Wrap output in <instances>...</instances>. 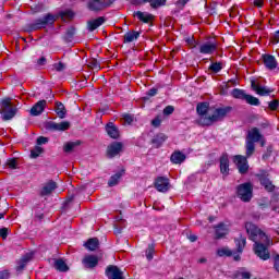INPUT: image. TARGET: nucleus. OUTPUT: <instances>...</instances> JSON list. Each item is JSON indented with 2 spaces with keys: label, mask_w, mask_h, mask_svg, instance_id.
Returning <instances> with one entry per match:
<instances>
[{
  "label": "nucleus",
  "mask_w": 279,
  "mask_h": 279,
  "mask_svg": "<svg viewBox=\"0 0 279 279\" xmlns=\"http://www.w3.org/2000/svg\"><path fill=\"white\" fill-rule=\"evenodd\" d=\"M245 228L251 241L254 242L253 250L256 256L262 260H269L270 255L269 250L267 248L271 245L269 236L252 222H246Z\"/></svg>",
  "instance_id": "nucleus-1"
},
{
  "label": "nucleus",
  "mask_w": 279,
  "mask_h": 279,
  "mask_svg": "<svg viewBox=\"0 0 279 279\" xmlns=\"http://www.w3.org/2000/svg\"><path fill=\"white\" fill-rule=\"evenodd\" d=\"M229 112H232V107L216 108L211 116L201 118L199 123L201 125H213V123L223 121V118L228 117Z\"/></svg>",
  "instance_id": "nucleus-2"
},
{
  "label": "nucleus",
  "mask_w": 279,
  "mask_h": 279,
  "mask_svg": "<svg viewBox=\"0 0 279 279\" xmlns=\"http://www.w3.org/2000/svg\"><path fill=\"white\" fill-rule=\"evenodd\" d=\"M0 114H2L3 121H10L16 117V107L12 105L11 98H3L0 101Z\"/></svg>",
  "instance_id": "nucleus-3"
},
{
  "label": "nucleus",
  "mask_w": 279,
  "mask_h": 279,
  "mask_svg": "<svg viewBox=\"0 0 279 279\" xmlns=\"http://www.w3.org/2000/svg\"><path fill=\"white\" fill-rule=\"evenodd\" d=\"M254 186L250 183H242L236 186V195L242 202H252Z\"/></svg>",
  "instance_id": "nucleus-4"
},
{
  "label": "nucleus",
  "mask_w": 279,
  "mask_h": 279,
  "mask_svg": "<svg viewBox=\"0 0 279 279\" xmlns=\"http://www.w3.org/2000/svg\"><path fill=\"white\" fill-rule=\"evenodd\" d=\"M117 0H88L87 9L90 12H102L107 8H110Z\"/></svg>",
  "instance_id": "nucleus-5"
},
{
  "label": "nucleus",
  "mask_w": 279,
  "mask_h": 279,
  "mask_svg": "<svg viewBox=\"0 0 279 279\" xmlns=\"http://www.w3.org/2000/svg\"><path fill=\"white\" fill-rule=\"evenodd\" d=\"M56 23V16L53 14H46L44 17L37 19L32 24V29H45L47 25H53Z\"/></svg>",
  "instance_id": "nucleus-6"
},
{
  "label": "nucleus",
  "mask_w": 279,
  "mask_h": 279,
  "mask_svg": "<svg viewBox=\"0 0 279 279\" xmlns=\"http://www.w3.org/2000/svg\"><path fill=\"white\" fill-rule=\"evenodd\" d=\"M256 177L258 178L262 186H264L265 191H267L268 193H272V191L276 189V185H274V183L269 179V172H267L266 170H260L259 173L256 174Z\"/></svg>",
  "instance_id": "nucleus-7"
},
{
  "label": "nucleus",
  "mask_w": 279,
  "mask_h": 279,
  "mask_svg": "<svg viewBox=\"0 0 279 279\" xmlns=\"http://www.w3.org/2000/svg\"><path fill=\"white\" fill-rule=\"evenodd\" d=\"M233 162L236 165L239 173L245 174L250 171V165H247V157L243 155H235L233 157Z\"/></svg>",
  "instance_id": "nucleus-8"
},
{
  "label": "nucleus",
  "mask_w": 279,
  "mask_h": 279,
  "mask_svg": "<svg viewBox=\"0 0 279 279\" xmlns=\"http://www.w3.org/2000/svg\"><path fill=\"white\" fill-rule=\"evenodd\" d=\"M123 151V143L113 142L107 147V156L108 158H114L119 156Z\"/></svg>",
  "instance_id": "nucleus-9"
},
{
  "label": "nucleus",
  "mask_w": 279,
  "mask_h": 279,
  "mask_svg": "<svg viewBox=\"0 0 279 279\" xmlns=\"http://www.w3.org/2000/svg\"><path fill=\"white\" fill-rule=\"evenodd\" d=\"M106 276L109 279H123V271L114 265H110L106 269Z\"/></svg>",
  "instance_id": "nucleus-10"
},
{
  "label": "nucleus",
  "mask_w": 279,
  "mask_h": 279,
  "mask_svg": "<svg viewBox=\"0 0 279 279\" xmlns=\"http://www.w3.org/2000/svg\"><path fill=\"white\" fill-rule=\"evenodd\" d=\"M82 263L85 269H95V267L99 265V257L95 255H86Z\"/></svg>",
  "instance_id": "nucleus-11"
},
{
  "label": "nucleus",
  "mask_w": 279,
  "mask_h": 279,
  "mask_svg": "<svg viewBox=\"0 0 279 279\" xmlns=\"http://www.w3.org/2000/svg\"><path fill=\"white\" fill-rule=\"evenodd\" d=\"M251 86H252L253 90H255V93L257 95H259L260 97H267V95H271V93H274V89H271L269 87L257 85L255 81L251 82Z\"/></svg>",
  "instance_id": "nucleus-12"
},
{
  "label": "nucleus",
  "mask_w": 279,
  "mask_h": 279,
  "mask_svg": "<svg viewBox=\"0 0 279 279\" xmlns=\"http://www.w3.org/2000/svg\"><path fill=\"white\" fill-rule=\"evenodd\" d=\"M246 141L251 143H259L263 141V134H260V130L258 128H253L247 132Z\"/></svg>",
  "instance_id": "nucleus-13"
},
{
  "label": "nucleus",
  "mask_w": 279,
  "mask_h": 279,
  "mask_svg": "<svg viewBox=\"0 0 279 279\" xmlns=\"http://www.w3.org/2000/svg\"><path fill=\"white\" fill-rule=\"evenodd\" d=\"M105 130L108 136H110V138H113L114 141L121 137V131H119V128L114 125V123L112 122L107 123V125L105 126Z\"/></svg>",
  "instance_id": "nucleus-14"
},
{
  "label": "nucleus",
  "mask_w": 279,
  "mask_h": 279,
  "mask_svg": "<svg viewBox=\"0 0 279 279\" xmlns=\"http://www.w3.org/2000/svg\"><path fill=\"white\" fill-rule=\"evenodd\" d=\"M45 108H47V100H39L31 108V116L32 117H39L45 112Z\"/></svg>",
  "instance_id": "nucleus-15"
},
{
  "label": "nucleus",
  "mask_w": 279,
  "mask_h": 279,
  "mask_svg": "<svg viewBox=\"0 0 279 279\" xmlns=\"http://www.w3.org/2000/svg\"><path fill=\"white\" fill-rule=\"evenodd\" d=\"M155 187L159 193H167L169 191V179L165 177H158L155 182Z\"/></svg>",
  "instance_id": "nucleus-16"
},
{
  "label": "nucleus",
  "mask_w": 279,
  "mask_h": 279,
  "mask_svg": "<svg viewBox=\"0 0 279 279\" xmlns=\"http://www.w3.org/2000/svg\"><path fill=\"white\" fill-rule=\"evenodd\" d=\"M262 60L269 71H274L278 66V61L276 60V57L271 54H263Z\"/></svg>",
  "instance_id": "nucleus-17"
},
{
  "label": "nucleus",
  "mask_w": 279,
  "mask_h": 279,
  "mask_svg": "<svg viewBox=\"0 0 279 279\" xmlns=\"http://www.w3.org/2000/svg\"><path fill=\"white\" fill-rule=\"evenodd\" d=\"M220 173H222V175H229L230 173V159L228 158V154H222L220 157Z\"/></svg>",
  "instance_id": "nucleus-18"
},
{
  "label": "nucleus",
  "mask_w": 279,
  "mask_h": 279,
  "mask_svg": "<svg viewBox=\"0 0 279 279\" xmlns=\"http://www.w3.org/2000/svg\"><path fill=\"white\" fill-rule=\"evenodd\" d=\"M215 51H217V44L215 43L207 41L199 46V53L210 56L215 53Z\"/></svg>",
  "instance_id": "nucleus-19"
},
{
  "label": "nucleus",
  "mask_w": 279,
  "mask_h": 279,
  "mask_svg": "<svg viewBox=\"0 0 279 279\" xmlns=\"http://www.w3.org/2000/svg\"><path fill=\"white\" fill-rule=\"evenodd\" d=\"M34 258V253H27L17 262L16 271H23L27 267V263Z\"/></svg>",
  "instance_id": "nucleus-20"
},
{
  "label": "nucleus",
  "mask_w": 279,
  "mask_h": 279,
  "mask_svg": "<svg viewBox=\"0 0 279 279\" xmlns=\"http://www.w3.org/2000/svg\"><path fill=\"white\" fill-rule=\"evenodd\" d=\"M106 23V17L100 16L96 20H92L87 22V28L89 32H95L98 27H101V24Z\"/></svg>",
  "instance_id": "nucleus-21"
},
{
  "label": "nucleus",
  "mask_w": 279,
  "mask_h": 279,
  "mask_svg": "<svg viewBox=\"0 0 279 279\" xmlns=\"http://www.w3.org/2000/svg\"><path fill=\"white\" fill-rule=\"evenodd\" d=\"M71 128V122L63 121L60 123L52 122L50 123V130H56L57 132H66Z\"/></svg>",
  "instance_id": "nucleus-22"
},
{
  "label": "nucleus",
  "mask_w": 279,
  "mask_h": 279,
  "mask_svg": "<svg viewBox=\"0 0 279 279\" xmlns=\"http://www.w3.org/2000/svg\"><path fill=\"white\" fill-rule=\"evenodd\" d=\"M170 160L173 165H182V162H184V160H186V155H184L182 151L178 150L171 155Z\"/></svg>",
  "instance_id": "nucleus-23"
},
{
  "label": "nucleus",
  "mask_w": 279,
  "mask_h": 279,
  "mask_svg": "<svg viewBox=\"0 0 279 279\" xmlns=\"http://www.w3.org/2000/svg\"><path fill=\"white\" fill-rule=\"evenodd\" d=\"M165 141H167V135L165 133H158L151 138V145L158 149V147H162Z\"/></svg>",
  "instance_id": "nucleus-24"
},
{
  "label": "nucleus",
  "mask_w": 279,
  "mask_h": 279,
  "mask_svg": "<svg viewBox=\"0 0 279 279\" xmlns=\"http://www.w3.org/2000/svg\"><path fill=\"white\" fill-rule=\"evenodd\" d=\"M149 3L153 10H158V8H162V5H167V0H141V4Z\"/></svg>",
  "instance_id": "nucleus-25"
},
{
  "label": "nucleus",
  "mask_w": 279,
  "mask_h": 279,
  "mask_svg": "<svg viewBox=\"0 0 279 279\" xmlns=\"http://www.w3.org/2000/svg\"><path fill=\"white\" fill-rule=\"evenodd\" d=\"M56 189H58V185L56 184V182L50 181L48 182L41 190L40 195L45 196V195H51V193H53V191H56Z\"/></svg>",
  "instance_id": "nucleus-26"
},
{
  "label": "nucleus",
  "mask_w": 279,
  "mask_h": 279,
  "mask_svg": "<svg viewBox=\"0 0 279 279\" xmlns=\"http://www.w3.org/2000/svg\"><path fill=\"white\" fill-rule=\"evenodd\" d=\"M125 173V170H121L119 172H117L116 174H113L109 181H108V185L109 186H117V184H119V180H121V178H123Z\"/></svg>",
  "instance_id": "nucleus-27"
},
{
  "label": "nucleus",
  "mask_w": 279,
  "mask_h": 279,
  "mask_svg": "<svg viewBox=\"0 0 279 279\" xmlns=\"http://www.w3.org/2000/svg\"><path fill=\"white\" fill-rule=\"evenodd\" d=\"M141 33L136 31H130L124 34V43H134V40H138Z\"/></svg>",
  "instance_id": "nucleus-28"
},
{
  "label": "nucleus",
  "mask_w": 279,
  "mask_h": 279,
  "mask_svg": "<svg viewBox=\"0 0 279 279\" xmlns=\"http://www.w3.org/2000/svg\"><path fill=\"white\" fill-rule=\"evenodd\" d=\"M86 250H89V252H95L97 247H99V240L97 238H92L87 240V243L84 244Z\"/></svg>",
  "instance_id": "nucleus-29"
},
{
  "label": "nucleus",
  "mask_w": 279,
  "mask_h": 279,
  "mask_svg": "<svg viewBox=\"0 0 279 279\" xmlns=\"http://www.w3.org/2000/svg\"><path fill=\"white\" fill-rule=\"evenodd\" d=\"M246 243H247V239L243 235H240V238L235 239V245L238 247L239 254H243V250H245Z\"/></svg>",
  "instance_id": "nucleus-30"
},
{
  "label": "nucleus",
  "mask_w": 279,
  "mask_h": 279,
  "mask_svg": "<svg viewBox=\"0 0 279 279\" xmlns=\"http://www.w3.org/2000/svg\"><path fill=\"white\" fill-rule=\"evenodd\" d=\"M228 234V227L226 225L220 223L216 227V239H223Z\"/></svg>",
  "instance_id": "nucleus-31"
},
{
  "label": "nucleus",
  "mask_w": 279,
  "mask_h": 279,
  "mask_svg": "<svg viewBox=\"0 0 279 279\" xmlns=\"http://www.w3.org/2000/svg\"><path fill=\"white\" fill-rule=\"evenodd\" d=\"M54 111L59 119H64V117H66V108L62 102H56Z\"/></svg>",
  "instance_id": "nucleus-32"
},
{
  "label": "nucleus",
  "mask_w": 279,
  "mask_h": 279,
  "mask_svg": "<svg viewBox=\"0 0 279 279\" xmlns=\"http://www.w3.org/2000/svg\"><path fill=\"white\" fill-rule=\"evenodd\" d=\"M231 95L234 99H241L242 101H245V98L247 97V94L245 93V90L240 88H234L231 92Z\"/></svg>",
  "instance_id": "nucleus-33"
},
{
  "label": "nucleus",
  "mask_w": 279,
  "mask_h": 279,
  "mask_svg": "<svg viewBox=\"0 0 279 279\" xmlns=\"http://www.w3.org/2000/svg\"><path fill=\"white\" fill-rule=\"evenodd\" d=\"M208 108H209L208 102H199L196 106V112L197 114H199V117H205V114H207L208 112Z\"/></svg>",
  "instance_id": "nucleus-34"
},
{
  "label": "nucleus",
  "mask_w": 279,
  "mask_h": 279,
  "mask_svg": "<svg viewBox=\"0 0 279 279\" xmlns=\"http://www.w3.org/2000/svg\"><path fill=\"white\" fill-rule=\"evenodd\" d=\"M245 149H246V157L251 158V156H254V151H256V144L254 142H245Z\"/></svg>",
  "instance_id": "nucleus-35"
},
{
  "label": "nucleus",
  "mask_w": 279,
  "mask_h": 279,
  "mask_svg": "<svg viewBox=\"0 0 279 279\" xmlns=\"http://www.w3.org/2000/svg\"><path fill=\"white\" fill-rule=\"evenodd\" d=\"M54 268L57 269V271H62V272H66L69 270V266L63 259H57L54 262Z\"/></svg>",
  "instance_id": "nucleus-36"
},
{
  "label": "nucleus",
  "mask_w": 279,
  "mask_h": 279,
  "mask_svg": "<svg viewBox=\"0 0 279 279\" xmlns=\"http://www.w3.org/2000/svg\"><path fill=\"white\" fill-rule=\"evenodd\" d=\"M244 101H246L248 106H260V100L250 94H246V98H244Z\"/></svg>",
  "instance_id": "nucleus-37"
},
{
  "label": "nucleus",
  "mask_w": 279,
  "mask_h": 279,
  "mask_svg": "<svg viewBox=\"0 0 279 279\" xmlns=\"http://www.w3.org/2000/svg\"><path fill=\"white\" fill-rule=\"evenodd\" d=\"M155 252H156V246L154 244H148V247L145 251V256L147 260H154Z\"/></svg>",
  "instance_id": "nucleus-38"
},
{
  "label": "nucleus",
  "mask_w": 279,
  "mask_h": 279,
  "mask_svg": "<svg viewBox=\"0 0 279 279\" xmlns=\"http://www.w3.org/2000/svg\"><path fill=\"white\" fill-rule=\"evenodd\" d=\"M118 221L117 223L114 225V233L116 234H121V230H123V228H125V220L121 219L120 217L117 218Z\"/></svg>",
  "instance_id": "nucleus-39"
},
{
  "label": "nucleus",
  "mask_w": 279,
  "mask_h": 279,
  "mask_svg": "<svg viewBox=\"0 0 279 279\" xmlns=\"http://www.w3.org/2000/svg\"><path fill=\"white\" fill-rule=\"evenodd\" d=\"M77 145H80V142H69L63 146V151H65V154H70V151H73Z\"/></svg>",
  "instance_id": "nucleus-40"
},
{
  "label": "nucleus",
  "mask_w": 279,
  "mask_h": 279,
  "mask_svg": "<svg viewBox=\"0 0 279 279\" xmlns=\"http://www.w3.org/2000/svg\"><path fill=\"white\" fill-rule=\"evenodd\" d=\"M154 21V14L148 12H142L141 13V22L142 23H151Z\"/></svg>",
  "instance_id": "nucleus-41"
},
{
  "label": "nucleus",
  "mask_w": 279,
  "mask_h": 279,
  "mask_svg": "<svg viewBox=\"0 0 279 279\" xmlns=\"http://www.w3.org/2000/svg\"><path fill=\"white\" fill-rule=\"evenodd\" d=\"M252 278V275L247 271H238L234 275V279H250Z\"/></svg>",
  "instance_id": "nucleus-42"
},
{
  "label": "nucleus",
  "mask_w": 279,
  "mask_h": 279,
  "mask_svg": "<svg viewBox=\"0 0 279 279\" xmlns=\"http://www.w3.org/2000/svg\"><path fill=\"white\" fill-rule=\"evenodd\" d=\"M222 69L221 62L211 63L209 66V71H213V73H219Z\"/></svg>",
  "instance_id": "nucleus-43"
},
{
  "label": "nucleus",
  "mask_w": 279,
  "mask_h": 279,
  "mask_svg": "<svg viewBox=\"0 0 279 279\" xmlns=\"http://www.w3.org/2000/svg\"><path fill=\"white\" fill-rule=\"evenodd\" d=\"M218 256H232V251L228 247H222L217 251Z\"/></svg>",
  "instance_id": "nucleus-44"
},
{
  "label": "nucleus",
  "mask_w": 279,
  "mask_h": 279,
  "mask_svg": "<svg viewBox=\"0 0 279 279\" xmlns=\"http://www.w3.org/2000/svg\"><path fill=\"white\" fill-rule=\"evenodd\" d=\"M44 149L40 146H36L33 150H31V158H38L40 154H43Z\"/></svg>",
  "instance_id": "nucleus-45"
},
{
  "label": "nucleus",
  "mask_w": 279,
  "mask_h": 279,
  "mask_svg": "<svg viewBox=\"0 0 279 279\" xmlns=\"http://www.w3.org/2000/svg\"><path fill=\"white\" fill-rule=\"evenodd\" d=\"M122 119H123L124 123H126L128 125H132V123H134V116H132L130 113L123 114Z\"/></svg>",
  "instance_id": "nucleus-46"
},
{
  "label": "nucleus",
  "mask_w": 279,
  "mask_h": 279,
  "mask_svg": "<svg viewBox=\"0 0 279 279\" xmlns=\"http://www.w3.org/2000/svg\"><path fill=\"white\" fill-rule=\"evenodd\" d=\"M53 69H56V71H64V69H66V65L62 62H59L53 64Z\"/></svg>",
  "instance_id": "nucleus-47"
},
{
  "label": "nucleus",
  "mask_w": 279,
  "mask_h": 279,
  "mask_svg": "<svg viewBox=\"0 0 279 279\" xmlns=\"http://www.w3.org/2000/svg\"><path fill=\"white\" fill-rule=\"evenodd\" d=\"M47 143H49V138H47L45 136H39L37 138V145H47Z\"/></svg>",
  "instance_id": "nucleus-48"
},
{
  "label": "nucleus",
  "mask_w": 279,
  "mask_h": 279,
  "mask_svg": "<svg viewBox=\"0 0 279 279\" xmlns=\"http://www.w3.org/2000/svg\"><path fill=\"white\" fill-rule=\"evenodd\" d=\"M278 106H279L278 100H272V101L268 102V108H270L271 110H278Z\"/></svg>",
  "instance_id": "nucleus-49"
},
{
  "label": "nucleus",
  "mask_w": 279,
  "mask_h": 279,
  "mask_svg": "<svg viewBox=\"0 0 279 279\" xmlns=\"http://www.w3.org/2000/svg\"><path fill=\"white\" fill-rule=\"evenodd\" d=\"M175 110V108H173V106H167L163 109V114L169 116V114H173V111Z\"/></svg>",
  "instance_id": "nucleus-50"
},
{
  "label": "nucleus",
  "mask_w": 279,
  "mask_h": 279,
  "mask_svg": "<svg viewBox=\"0 0 279 279\" xmlns=\"http://www.w3.org/2000/svg\"><path fill=\"white\" fill-rule=\"evenodd\" d=\"M271 40L274 43V45H278L279 43V31H276L271 37Z\"/></svg>",
  "instance_id": "nucleus-51"
},
{
  "label": "nucleus",
  "mask_w": 279,
  "mask_h": 279,
  "mask_svg": "<svg viewBox=\"0 0 279 279\" xmlns=\"http://www.w3.org/2000/svg\"><path fill=\"white\" fill-rule=\"evenodd\" d=\"M9 169H16V159H10L7 161Z\"/></svg>",
  "instance_id": "nucleus-52"
},
{
  "label": "nucleus",
  "mask_w": 279,
  "mask_h": 279,
  "mask_svg": "<svg viewBox=\"0 0 279 279\" xmlns=\"http://www.w3.org/2000/svg\"><path fill=\"white\" fill-rule=\"evenodd\" d=\"M0 279H10V271L8 270L0 271Z\"/></svg>",
  "instance_id": "nucleus-53"
},
{
  "label": "nucleus",
  "mask_w": 279,
  "mask_h": 279,
  "mask_svg": "<svg viewBox=\"0 0 279 279\" xmlns=\"http://www.w3.org/2000/svg\"><path fill=\"white\" fill-rule=\"evenodd\" d=\"M0 236L1 239H8V228L0 229Z\"/></svg>",
  "instance_id": "nucleus-54"
},
{
  "label": "nucleus",
  "mask_w": 279,
  "mask_h": 279,
  "mask_svg": "<svg viewBox=\"0 0 279 279\" xmlns=\"http://www.w3.org/2000/svg\"><path fill=\"white\" fill-rule=\"evenodd\" d=\"M45 64H47V58L41 57L37 60V65L45 66Z\"/></svg>",
  "instance_id": "nucleus-55"
},
{
  "label": "nucleus",
  "mask_w": 279,
  "mask_h": 279,
  "mask_svg": "<svg viewBox=\"0 0 279 279\" xmlns=\"http://www.w3.org/2000/svg\"><path fill=\"white\" fill-rule=\"evenodd\" d=\"M274 267H275L276 271H278V274H279V255L275 256Z\"/></svg>",
  "instance_id": "nucleus-56"
},
{
  "label": "nucleus",
  "mask_w": 279,
  "mask_h": 279,
  "mask_svg": "<svg viewBox=\"0 0 279 279\" xmlns=\"http://www.w3.org/2000/svg\"><path fill=\"white\" fill-rule=\"evenodd\" d=\"M89 66H90L92 69H99V62H97V60H92V61L89 62Z\"/></svg>",
  "instance_id": "nucleus-57"
},
{
  "label": "nucleus",
  "mask_w": 279,
  "mask_h": 279,
  "mask_svg": "<svg viewBox=\"0 0 279 279\" xmlns=\"http://www.w3.org/2000/svg\"><path fill=\"white\" fill-rule=\"evenodd\" d=\"M160 123H161V121L159 120V118H156V119H154V120L151 121V125H153L154 128H160Z\"/></svg>",
  "instance_id": "nucleus-58"
},
{
  "label": "nucleus",
  "mask_w": 279,
  "mask_h": 279,
  "mask_svg": "<svg viewBox=\"0 0 279 279\" xmlns=\"http://www.w3.org/2000/svg\"><path fill=\"white\" fill-rule=\"evenodd\" d=\"M186 43L189 44V45H193V47H197V45H199V43H197L195 39H193V38H187L186 39Z\"/></svg>",
  "instance_id": "nucleus-59"
},
{
  "label": "nucleus",
  "mask_w": 279,
  "mask_h": 279,
  "mask_svg": "<svg viewBox=\"0 0 279 279\" xmlns=\"http://www.w3.org/2000/svg\"><path fill=\"white\" fill-rule=\"evenodd\" d=\"M157 93H158V89L151 88V89L148 90L147 95L149 97H154L155 95H157Z\"/></svg>",
  "instance_id": "nucleus-60"
},
{
  "label": "nucleus",
  "mask_w": 279,
  "mask_h": 279,
  "mask_svg": "<svg viewBox=\"0 0 279 279\" xmlns=\"http://www.w3.org/2000/svg\"><path fill=\"white\" fill-rule=\"evenodd\" d=\"M254 5H256L257 8H263V0H255Z\"/></svg>",
  "instance_id": "nucleus-61"
},
{
  "label": "nucleus",
  "mask_w": 279,
  "mask_h": 279,
  "mask_svg": "<svg viewBox=\"0 0 279 279\" xmlns=\"http://www.w3.org/2000/svg\"><path fill=\"white\" fill-rule=\"evenodd\" d=\"M63 16H68V19H73L74 14L72 11H66Z\"/></svg>",
  "instance_id": "nucleus-62"
},
{
  "label": "nucleus",
  "mask_w": 279,
  "mask_h": 279,
  "mask_svg": "<svg viewBox=\"0 0 279 279\" xmlns=\"http://www.w3.org/2000/svg\"><path fill=\"white\" fill-rule=\"evenodd\" d=\"M189 239H190L191 243H195V241H197V235L191 234V235L189 236Z\"/></svg>",
  "instance_id": "nucleus-63"
},
{
  "label": "nucleus",
  "mask_w": 279,
  "mask_h": 279,
  "mask_svg": "<svg viewBox=\"0 0 279 279\" xmlns=\"http://www.w3.org/2000/svg\"><path fill=\"white\" fill-rule=\"evenodd\" d=\"M135 19H138V21H141V11H137L135 14H134Z\"/></svg>",
  "instance_id": "nucleus-64"
}]
</instances>
